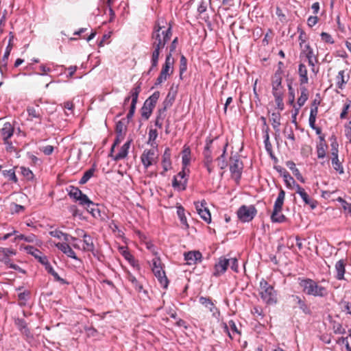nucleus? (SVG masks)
Instances as JSON below:
<instances>
[{"instance_id": "nucleus-1", "label": "nucleus", "mask_w": 351, "mask_h": 351, "mask_svg": "<svg viewBox=\"0 0 351 351\" xmlns=\"http://www.w3.org/2000/svg\"><path fill=\"white\" fill-rule=\"evenodd\" d=\"M282 71L280 67L272 77L271 85L272 93L275 98L276 104L277 108L280 110L284 109L283 97L285 89L282 86Z\"/></svg>"}, {"instance_id": "nucleus-2", "label": "nucleus", "mask_w": 351, "mask_h": 351, "mask_svg": "<svg viewBox=\"0 0 351 351\" xmlns=\"http://www.w3.org/2000/svg\"><path fill=\"white\" fill-rule=\"evenodd\" d=\"M259 295L261 299L267 304H276L277 302V294L272 285L262 278L259 283Z\"/></svg>"}, {"instance_id": "nucleus-3", "label": "nucleus", "mask_w": 351, "mask_h": 351, "mask_svg": "<svg viewBox=\"0 0 351 351\" xmlns=\"http://www.w3.org/2000/svg\"><path fill=\"white\" fill-rule=\"evenodd\" d=\"M141 91V83H136L134 86L132 88V89L130 92V95L126 97L124 99L123 101V107H125L130 101V99H132L130 110L127 114V119L128 121L132 118L135 110H136V105L138 101V97L139 95V93Z\"/></svg>"}, {"instance_id": "nucleus-4", "label": "nucleus", "mask_w": 351, "mask_h": 351, "mask_svg": "<svg viewBox=\"0 0 351 351\" xmlns=\"http://www.w3.org/2000/svg\"><path fill=\"white\" fill-rule=\"evenodd\" d=\"M152 269L160 285L163 288H167L168 287L169 280L165 275V272L163 269L162 262L159 256H156L152 259Z\"/></svg>"}, {"instance_id": "nucleus-5", "label": "nucleus", "mask_w": 351, "mask_h": 351, "mask_svg": "<svg viewBox=\"0 0 351 351\" xmlns=\"http://www.w3.org/2000/svg\"><path fill=\"white\" fill-rule=\"evenodd\" d=\"M230 171L231 173V177L235 182L239 184L243 169V162L237 155L230 157Z\"/></svg>"}, {"instance_id": "nucleus-6", "label": "nucleus", "mask_w": 351, "mask_h": 351, "mask_svg": "<svg viewBox=\"0 0 351 351\" xmlns=\"http://www.w3.org/2000/svg\"><path fill=\"white\" fill-rule=\"evenodd\" d=\"M160 92L155 91L151 96H149L144 102L143 107L141 109V116L145 119L147 120L159 99Z\"/></svg>"}, {"instance_id": "nucleus-7", "label": "nucleus", "mask_w": 351, "mask_h": 351, "mask_svg": "<svg viewBox=\"0 0 351 351\" xmlns=\"http://www.w3.org/2000/svg\"><path fill=\"white\" fill-rule=\"evenodd\" d=\"M173 63L174 59L171 57V53L167 54L166 56L165 62L162 66L160 75L156 80V86H158L161 84L163 82L166 81L167 77L173 73Z\"/></svg>"}, {"instance_id": "nucleus-8", "label": "nucleus", "mask_w": 351, "mask_h": 351, "mask_svg": "<svg viewBox=\"0 0 351 351\" xmlns=\"http://www.w3.org/2000/svg\"><path fill=\"white\" fill-rule=\"evenodd\" d=\"M257 214V210L254 205H242L237 212L239 219L243 222L251 221Z\"/></svg>"}, {"instance_id": "nucleus-9", "label": "nucleus", "mask_w": 351, "mask_h": 351, "mask_svg": "<svg viewBox=\"0 0 351 351\" xmlns=\"http://www.w3.org/2000/svg\"><path fill=\"white\" fill-rule=\"evenodd\" d=\"M213 142V140L211 138H206V145L203 151V164L204 166L206 168L209 174H210L213 171L214 167L213 165V158L212 156V151L210 149L211 145Z\"/></svg>"}, {"instance_id": "nucleus-10", "label": "nucleus", "mask_w": 351, "mask_h": 351, "mask_svg": "<svg viewBox=\"0 0 351 351\" xmlns=\"http://www.w3.org/2000/svg\"><path fill=\"white\" fill-rule=\"evenodd\" d=\"M69 196L75 202H78L80 205L82 206L86 203H90L88 197L82 193V191L77 187L74 186H69L66 189Z\"/></svg>"}, {"instance_id": "nucleus-11", "label": "nucleus", "mask_w": 351, "mask_h": 351, "mask_svg": "<svg viewBox=\"0 0 351 351\" xmlns=\"http://www.w3.org/2000/svg\"><path fill=\"white\" fill-rule=\"evenodd\" d=\"M141 162L147 169L150 166L156 165L158 161V156L155 149H145L141 156Z\"/></svg>"}, {"instance_id": "nucleus-12", "label": "nucleus", "mask_w": 351, "mask_h": 351, "mask_svg": "<svg viewBox=\"0 0 351 351\" xmlns=\"http://www.w3.org/2000/svg\"><path fill=\"white\" fill-rule=\"evenodd\" d=\"M194 204L197 213L200 217L207 223H210L211 222V215L208 208L206 207L207 203L206 200L203 199L201 202H195Z\"/></svg>"}, {"instance_id": "nucleus-13", "label": "nucleus", "mask_w": 351, "mask_h": 351, "mask_svg": "<svg viewBox=\"0 0 351 351\" xmlns=\"http://www.w3.org/2000/svg\"><path fill=\"white\" fill-rule=\"evenodd\" d=\"M327 289L315 282L313 280L308 279V295H313L314 296L324 297L327 295Z\"/></svg>"}, {"instance_id": "nucleus-14", "label": "nucleus", "mask_w": 351, "mask_h": 351, "mask_svg": "<svg viewBox=\"0 0 351 351\" xmlns=\"http://www.w3.org/2000/svg\"><path fill=\"white\" fill-rule=\"evenodd\" d=\"M0 252L3 254V256L0 258V261L5 265H8L10 268L16 269L19 267L13 264L11 262L10 258H9L10 256H14L16 255V250L12 249V248H6V247H0Z\"/></svg>"}, {"instance_id": "nucleus-15", "label": "nucleus", "mask_w": 351, "mask_h": 351, "mask_svg": "<svg viewBox=\"0 0 351 351\" xmlns=\"http://www.w3.org/2000/svg\"><path fill=\"white\" fill-rule=\"evenodd\" d=\"M171 28V25H169L166 30H162V42H152V46L154 50L160 51L165 47L166 43L170 40L172 36Z\"/></svg>"}, {"instance_id": "nucleus-16", "label": "nucleus", "mask_w": 351, "mask_h": 351, "mask_svg": "<svg viewBox=\"0 0 351 351\" xmlns=\"http://www.w3.org/2000/svg\"><path fill=\"white\" fill-rule=\"evenodd\" d=\"M186 177V173L184 170L180 171L176 176L173 177L172 181V186L174 189H177L180 191H184L186 189L187 179Z\"/></svg>"}, {"instance_id": "nucleus-17", "label": "nucleus", "mask_w": 351, "mask_h": 351, "mask_svg": "<svg viewBox=\"0 0 351 351\" xmlns=\"http://www.w3.org/2000/svg\"><path fill=\"white\" fill-rule=\"evenodd\" d=\"M77 232L78 236H81L83 238V250L94 253L95 245L93 239L83 230H77Z\"/></svg>"}, {"instance_id": "nucleus-18", "label": "nucleus", "mask_w": 351, "mask_h": 351, "mask_svg": "<svg viewBox=\"0 0 351 351\" xmlns=\"http://www.w3.org/2000/svg\"><path fill=\"white\" fill-rule=\"evenodd\" d=\"M27 254L33 256L42 265H45L48 262V258L46 256L37 248L32 245H27L24 247Z\"/></svg>"}, {"instance_id": "nucleus-19", "label": "nucleus", "mask_w": 351, "mask_h": 351, "mask_svg": "<svg viewBox=\"0 0 351 351\" xmlns=\"http://www.w3.org/2000/svg\"><path fill=\"white\" fill-rule=\"evenodd\" d=\"M229 266V259L225 257H220L219 261L215 265V271L213 276L217 277L224 274Z\"/></svg>"}, {"instance_id": "nucleus-20", "label": "nucleus", "mask_w": 351, "mask_h": 351, "mask_svg": "<svg viewBox=\"0 0 351 351\" xmlns=\"http://www.w3.org/2000/svg\"><path fill=\"white\" fill-rule=\"evenodd\" d=\"M349 80V73H346V71L344 70L339 71L335 77L336 87L339 89L343 90Z\"/></svg>"}, {"instance_id": "nucleus-21", "label": "nucleus", "mask_w": 351, "mask_h": 351, "mask_svg": "<svg viewBox=\"0 0 351 351\" xmlns=\"http://www.w3.org/2000/svg\"><path fill=\"white\" fill-rule=\"evenodd\" d=\"M222 326L223 332H226L231 339H233L236 335H241L240 331L238 330L236 324L233 320H230L228 322V324L223 323Z\"/></svg>"}, {"instance_id": "nucleus-22", "label": "nucleus", "mask_w": 351, "mask_h": 351, "mask_svg": "<svg viewBox=\"0 0 351 351\" xmlns=\"http://www.w3.org/2000/svg\"><path fill=\"white\" fill-rule=\"evenodd\" d=\"M12 48V43L11 40H9L8 45L5 49V51L2 59L0 60V73L2 76L4 75V72L7 70L8 60L10 54V51Z\"/></svg>"}, {"instance_id": "nucleus-23", "label": "nucleus", "mask_w": 351, "mask_h": 351, "mask_svg": "<svg viewBox=\"0 0 351 351\" xmlns=\"http://www.w3.org/2000/svg\"><path fill=\"white\" fill-rule=\"evenodd\" d=\"M202 253L199 251H190L184 253V260L188 265H195L197 261H201Z\"/></svg>"}, {"instance_id": "nucleus-24", "label": "nucleus", "mask_w": 351, "mask_h": 351, "mask_svg": "<svg viewBox=\"0 0 351 351\" xmlns=\"http://www.w3.org/2000/svg\"><path fill=\"white\" fill-rule=\"evenodd\" d=\"M346 260L340 259L338 261L335 265V269L336 271L335 278L338 280H344V275L346 273Z\"/></svg>"}, {"instance_id": "nucleus-25", "label": "nucleus", "mask_w": 351, "mask_h": 351, "mask_svg": "<svg viewBox=\"0 0 351 351\" xmlns=\"http://www.w3.org/2000/svg\"><path fill=\"white\" fill-rule=\"evenodd\" d=\"M56 247L65 254L68 257L72 258L75 260L80 261L76 256L75 252L66 243H58L56 244Z\"/></svg>"}, {"instance_id": "nucleus-26", "label": "nucleus", "mask_w": 351, "mask_h": 351, "mask_svg": "<svg viewBox=\"0 0 351 351\" xmlns=\"http://www.w3.org/2000/svg\"><path fill=\"white\" fill-rule=\"evenodd\" d=\"M162 165L163 168V172L161 174L164 175L165 172L167 171L171 167V150L169 148H166L162 160Z\"/></svg>"}, {"instance_id": "nucleus-27", "label": "nucleus", "mask_w": 351, "mask_h": 351, "mask_svg": "<svg viewBox=\"0 0 351 351\" xmlns=\"http://www.w3.org/2000/svg\"><path fill=\"white\" fill-rule=\"evenodd\" d=\"M299 39L300 40V45L302 49L300 58L301 62L306 61V60L307 59V44L306 43V34L304 31H302L300 32Z\"/></svg>"}, {"instance_id": "nucleus-28", "label": "nucleus", "mask_w": 351, "mask_h": 351, "mask_svg": "<svg viewBox=\"0 0 351 351\" xmlns=\"http://www.w3.org/2000/svg\"><path fill=\"white\" fill-rule=\"evenodd\" d=\"M0 133L3 140H8L11 138L14 134V127L10 123L6 122L0 130Z\"/></svg>"}, {"instance_id": "nucleus-29", "label": "nucleus", "mask_w": 351, "mask_h": 351, "mask_svg": "<svg viewBox=\"0 0 351 351\" xmlns=\"http://www.w3.org/2000/svg\"><path fill=\"white\" fill-rule=\"evenodd\" d=\"M165 26L162 25L159 21H158L155 25L152 34V39L153 42H162V34L161 30Z\"/></svg>"}, {"instance_id": "nucleus-30", "label": "nucleus", "mask_w": 351, "mask_h": 351, "mask_svg": "<svg viewBox=\"0 0 351 351\" xmlns=\"http://www.w3.org/2000/svg\"><path fill=\"white\" fill-rule=\"evenodd\" d=\"M276 170L280 173V176L283 177L284 181L287 187H291V185L295 182L291 176L289 172L284 168L280 167H276Z\"/></svg>"}, {"instance_id": "nucleus-31", "label": "nucleus", "mask_w": 351, "mask_h": 351, "mask_svg": "<svg viewBox=\"0 0 351 351\" xmlns=\"http://www.w3.org/2000/svg\"><path fill=\"white\" fill-rule=\"evenodd\" d=\"M132 141H128L125 143H124L120 149L119 152L114 155V160L119 161L120 160L124 159L128 154V150L130 147Z\"/></svg>"}, {"instance_id": "nucleus-32", "label": "nucleus", "mask_w": 351, "mask_h": 351, "mask_svg": "<svg viewBox=\"0 0 351 351\" xmlns=\"http://www.w3.org/2000/svg\"><path fill=\"white\" fill-rule=\"evenodd\" d=\"M298 75L300 86H304L307 82V68L304 62H300L298 66Z\"/></svg>"}, {"instance_id": "nucleus-33", "label": "nucleus", "mask_w": 351, "mask_h": 351, "mask_svg": "<svg viewBox=\"0 0 351 351\" xmlns=\"http://www.w3.org/2000/svg\"><path fill=\"white\" fill-rule=\"evenodd\" d=\"M44 266H45V269L47 270V271L49 274H51L56 281L60 282L62 285H67L68 284V282L66 280H64V279L62 278L61 277H60L58 274L53 269V268L50 265L49 261Z\"/></svg>"}, {"instance_id": "nucleus-34", "label": "nucleus", "mask_w": 351, "mask_h": 351, "mask_svg": "<svg viewBox=\"0 0 351 351\" xmlns=\"http://www.w3.org/2000/svg\"><path fill=\"white\" fill-rule=\"evenodd\" d=\"M285 198V192L283 189H280L278 195L277 199L275 201L274 205V209L276 210H282Z\"/></svg>"}, {"instance_id": "nucleus-35", "label": "nucleus", "mask_w": 351, "mask_h": 351, "mask_svg": "<svg viewBox=\"0 0 351 351\" xmlns=\"http://www.w3.org/2000/svg\"><path fill=\"white\" fill-rule=\"evenodd\" d=\"M82 206L85 207L88 213H90L93 217H97L100 215V211L98 208V206L93 203L90 199V203H86Z\"/></svg>"}, {"instance_id": "nucleus-36", "label": "nucleus", "mask_w": 351, "mask_h": 351, "mask_svg": "<svg viewBox=\"0 0 351 351\" xmlns=\"http://www.w3.org/2000/svg\"><path fill=\"white\" fill-rule=\"evenodd\" d=\"M289 188L294 190L295 193L302 197L304 204H307V193L304 188L300 186L295 182L291 185V187Z\"/></svg>"}, {"instance_id": "nucleus-37", "label": "nucleus", "mask_w": 351, "mask_h": 351, "mask_svg": "<svg viewBox=\"0 0 351 351\" xmlns=\"http://www.w3.org/2000/svg\"><path fill=\"white\" fill-rule=\"evenodd\" d=\"M300 90H301V95L298 99L297 101V106L298 107H296L295 105H293V107L295 108V110H298L300 108H301L305 103V101L307 100V94H306V89L304 86H300Z\"/></svg>"}, {"instance_id": "nucleus-38", "label": "nucleus", "mask_w": 351, "mask_h": 351, "mask_svg": "<svg viewBox=\"0 0 351 351\" xmlns=\"http://www.w3.org/2000/svg\"><path fill=\"white\" fill-rule=\"evenodd\" d=\"M270 121L273 128L276 132H279V127L280 125V112H272L270 117Z\"/></svg>"}, {"instance_id": "nucleus-39", "label": "nucleus", "mask_w": 351, "mask_h": 351, "mask_svg": "<svg viewBox=\"0 0 351 351\" xmlns=\"http://www.w3.org/2000/svg\"><path fill=\"white\" fill-rule=\"evenodd\" d=\"M177 215L180 219V221L185 229L189 228V224L187 223L186 217L185 216V210L181 205L177 206Z\"/></svg>"}, {"instance_id": "nucleus-40", "label": "nucleus", "mask_w": 351, "mask_h": 351, "mask_svg": "<svg viewBox=\"0 0 351 351\" xmlns=\"http://www.w3.org/2000/svg\"><path fill=\"white\" fill-rule=\"evenodd\" d=\"M227 146H228V144H226L223 147V152H222L221 155L219 156V157H217L216 159V161L217 162V166L221 169H224L228 166V162H227L226 158Z\"/></svg>"}, {"instance_id": "nucleus-41", "label": "nucleus", "mask_w": 351, "mask_h": 351, "mask_svg": "<svg viewBox=\"0 0 351 351\" xmlns=\"http://www.w3.org/2000/svg\"><path fill=\"white\" fill-rule=\"evenodd\" d=\"M166 117V110L160 108L158 110L157 116L155 120V125L159 128H162L163 121Z\"/></svg>"}, {"instance_id": "nucleus-42", "label": "nucleus", "mask_w": 351, "mask_h": 351, "mask_svg": "<svg viewBox=\"0 0 351 351\" xmlns=\"http://www.w3.org/2000/svg\"><path fill=\"white\" fill-rule=\"evenodd\" d=\"M282 210H273V212L271 215V220L274 223H282L286 221V217L282 214Z\"/></svg>"}, {"instance_id": "nucleus-43", "label": "nucleus", "mask_w": 351, "mask_h": 351, "mask_svg": "<svg viewBox=\"0 0 351 351\" xmlns=\"http://www.w3.org/2000/svg\"><path fill=\"white\" fill-rule=\"evenodd\" d=\"M175 98H176V93H172L171 92H169L165 99L164 100V101L162 103L163 107L161 108V109H165V110L167 111V109L173 105V103L175 101Z\"/></svg>"}, {"instance_id": "nucleus-44", "label": "nucleus", "mask_w": 351, "mask_h": 351, "mask_svg": "<svg viewBox=\"0 0 351 351\" xmlns=\"http://www.w3.org/2000/svg\"><path fill=\"white\" fill-rule=\"evenodd\" d=\"M159 55H160V51L153 49V51H152V58H151L152 65H151L150 69L147 71V74H149L150 72L154 69L157 67L158 62Z\"/></svg>"}, {"instance_id": "nucleus-45", "label": "nucleus", "mask_w": 351, "mask_h": 351, "mask_svg": "<svg viewBox=\"0 0 351 351\" xmlns=\"http://www.w3.org/2000/svg\"><path fill=\"white\" fill-rule=\"evenodd\" d=\"M127 279L132 284L134 287L136 289V290L138 292H141L143 289V286L141 284L139 283V282L137 280V279L135 278V276L132 274L130 272H128L127 274Z\"/></svg>"}, {"instance_id": "nucleus-46", "label": "nucleus", "mask_w": 351, "mask_h": 351, "mask_svg": "<svg viewBox=\"0 0 351 351\" xmlns=\"http://www.w3.org/2000/svg\"><path fill=\"white\" fill-rule=\"evenodd\" d=\"M27 112L29 117L41 119V110L39 108L38 106H37L36 108L28 107L27 108Z\"/></svg>"}, {"instance_id": "nucleus-47", "label": "nucleus", "mask_w": 351, "mask_h": 351, "mask_svg": "<svg viewBox=\"0 0 351 351\" xmlns=\"http://www.w3.org/2000/svg\"><path fill=\"white\" fill-rule=\"evenodd\" d=\"M332 155L334 156V157L332 158V165L333 168L336 171H339L340 173H342L343 170L341 162L339 161L337 153L333 152Z\"/></svg>"}, {"instance_id": "nucleus-48", "label": "nucleus", "mask_w": 351, "mask_h": 351, "mask_svg": "<svg viewBox=\"0 0 351 351\" xmlns=\"http://www.w3.org/2000/svg\"><path fill=\"white\" fill-rule=\"evenodd\" d=\"M95 171V169L94 167H92L84 172L83 176L80 179L79 183L80 184H86L90 178L93 176L94 172Z\"/></svg>"}, {"instance_id": "nucleus-49", "label": "nucleus", "mask_w": 351, "mask_h": 351, "mask_svg": "<svg viewBox=\"0 0 351 351\" xmlns=\"http://www.w3.org/2000/svg\"><path fill=\"white\" fill-rule=\"evenodd\" d=\"M199 300L202 305H204L206 307L208 308L211 312H213V310L216 308L210 298L201 296Z\"/></svg>"}, {"instance_id": "nucleus-50", "label": "nucleus", "mask_w": 351, "mask_h": 351, "mask_svg": "<svg viewBox=\"0 0 351 351\" xmlns=\"http://www.w3.org/2000/svg\"><path fill=\"white\" fill-rule=\"evenodd\" d=\"M17 239L24 240L25 241L28 243H34L36 241V236L34 234H30L27 236L21 234L16 235V237L14 239V241H16Z\"/></svg>"}, {"instance_id": "nucleus-51", "label": "nucleus", "mask_w": 351, "mask_h": 351, "mask_svg": "<svg viewBox=\"0 0 351 351\" xmlns=\"http://www.w3.org/2000/svg\"><path fill=\"white\" fill-rule=\"evenodd\" d=\"M311 53L312 52L308 48V66H311V71L314 73L315 75H316L319 70V64L317 60H315L316 64L313 62V60L311 59Z\"/></svg>"}, {"instance_id": "nucleus-52", "label": "nucleus", "mask_w": 351, "mask_h": 351, "mask_svg": "<svg viewBox=\"0 0 351 351\" xmlns=\"http://www.w3.org/2000/svg\"><path fill=\"white\" fill-rule=\"evenodd\" d=\"M2 173L4 176H8L9 180L12 181L14 183L18 182V179L14 169L4 170L2 171Z\"/></svg>"}, {"instance_id": "nucleus-53", "label": "nucleus", "mask_w": 351, "mask_h": 351, "mask_svg": "<svg viewBox=\"0 0 351 351\" xmlns=\"http://www.w3.org/2000/svg\"><path fill=\"white\" fill-rule=\"evenodd\" d=\"M21 173L24 177H25L27 180H31L34 177V174L32 171L29 169L25 167H21Z\"/></svg>"}, {"instance_id": "nucleus-54", "label": "nucleus", "mask_w": 351, "mask_h": 351, "mask_svg": "<svg viewBox=\"0 0 351 351\" xmlns=\"http://www.w3.org/2000/svg\"><path fill=\"white\" fill-rule=\"evenodd\" d=\"M251 312L256 318L262 319L264 317L263 309L259 306H254Z\"/></svg>"}, {"instance_id": "nucleus-55", "label": "nucleus", "mask_w": 351, "mask_h": 351, "mask_svg": "<svg viewBox=\"0 0 351 351\" xmlns=\"http://www.w3.org/2000/svg\"><path fill=\"white\" fill-rule=\"evenodd\" d=\"M293 300L298 304L299 307L305 312L306 305H305L304 298H303V299H302L300 297H299L298 295L293 296Z\"/></svg>"}, {"instance_id": "nucleus-56", "label": "nucleus", "mask_w": 351, "mask_h": 351, "mask_svg": "<svg viewBox=\"0 0 351 351\" xmlns=\"http://www.w3.org/2000/svg\"><path fill=\"white\" fill-rule=\"evenodd\" d=\"M289 88V103L291 105H293L295 101V95L293 92V89L291 86V84H288Z\"/></svg>"}, {"instance_id": "nucleus-57", "label": "nucleus", "mask_w": 351, "mask_h": 351, "mask_svg": "<svg viewBox=\"0 0 351 351\" xmlns=\"http://www.w3.org/2000/svg\"><path fill=\"white\" fill-rule=\"evenodd\" d=\"M321 37L322 40H324L325 43L333 44L335 42L332 36L326 32H322L321 34Z\"/></svg>"}, {"instance_id": "nucleus-58", "label": "nucleus", "mask_w": 351, "mask_h": 351, "mask_svg": "<svg viewBox=\"0 0 351 351\" xmlns=\"http://www.w3.org/2000/svg\"><path fill=\"white\" fill-rule=\"evenodd\" d=\"M350 106H351V101H348V102L344 105L343 110L340 114V118L341 119L346 118L347 114H348V111Z\"/></svg>"}, {"instance_id": "nucleus-59", "label": "nucleus", "mask_w": 351, "mask_h": 351, "mask_svg": "<svg viewBox=\"0 0 351 351\" xmlns=\"http://www.w3.org/2000/svg\"><path fill=\"white\" fill-rule=\"evenodd\" d=\"M125 130V126L122 122V121H119L116 124L115 131L117 134H123V132Z\"/></svg>"}, {"instance_id": "nucleus-60", "label": "nucleus", "mask_w": 351, "mask_h": 351, "mask_svg": "<svg viewBox=\"0 0 351 351\" xmlns=\"http://www.w3.org/2000/svg\"><path fill=\"white\" fill-rule=\"evenodd\" d=\"M186 70V59L184 56L180 58V73L182 75Z\"/></svg>"}, {"instance_id": "nucleus-61", "label": "nucleus", "mask_w": 351, "mask_h": 351, "mask_svg": "<svg viewBox=\"0 0 351 351\" xmlns=\"http://www.w3.org/2000/svg\"><path fill=\"white\" fill-rule=\"evenodd\" d=\"M229 259V265L230 266L231 269L237 272L238 271V261L237 258H228Z\"/></svg>"}, {"instance_id": "nucleus-62", "label": "nucleus", "mask_w": 351, "mask_h": 351, "mask_svg": "<svg viewBox=\"0 0 351 351\" xmlns=\"http://www.w3.org/2000/svg\"><path fill=\"white\" fill-rule=\"evenodd\" d=\"M333 330L335 333L343 334L346 330L339 323H336L333 325Z\"/></svg>"}, {"instance_id": "nucleus-63", "label": "nucleus", "mask_w": 351, "mask_h": 351, "mask_svg": "<svg viewBox=\"0 0 351 351\" xmlns=\"http://www.w3.org/2000/svg\"><path fill=\"white\" fill-rule=\"evenodd\" d=\"M53 147L52 145H47L40 148V151L43 152L46 156L51 155L53 152Z\"/></svg>"}, {"instance_id": "nucleus-64", "label": "nucleus", "mask_w": 351, "mask_h": 351, "mask_svg": "<svg viewBox=\"0 0 351 351\" xmlns=\"http://www.w3.org/2000/svg\"><path fill=\"white\" fill-rule=\"evenodd\" d=\"M49 234L53 237H56V238H58V239H61L62 235H64V232H62V231L58 230V229H56L54 230H51L49 232Z\"/></svg>"}]
</instances>
